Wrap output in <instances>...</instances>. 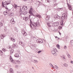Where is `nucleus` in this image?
<instances>
[{
    "mask_svg": "<svg viewBox=\"0 0 73 73\" xmlns=\"http://www.w3.org/2000/svg\"><path fill=\"white\" fill-rule=\"evenodd\" d=\"M33 47H35L36 46H35V44H34L33 45Z\"/></svg>",
    "mask_w": 73,
    "mask_h": 73,
    "instance_id": "nucleus-56",
    "label": "nucleus"
},
{
    "mask_svg": "<svg viewBox=\"0 0 73 73\" xmlns=\"http://www.w3.org/2000/svg\"><path fill=\"white\" fill-rule=\"evenodd\" d=\"M1 36L3 37H5V36H6V35H5L4 34H2L1 35Z\"/></svg>",
    "mask_w": 73,
    "mask_h": 73,
    "instance_id": "nucleus-34",
    "label": "nucleus"
},
{
    "mask_svg": "<svg viewBox=\"0 0 73 73\" xmlns=\"http://www.w3.org/2000/svg\"><path fill=\"white\" fill-rule=\"evenodd\" d=\"M64 23V21L63 20H62L61 21V23H62V24H63V23Z\"/></svg>",
    "mask_w": 73,
    "mask_h": 73,
    "instance_id": "nucleus-51",
    "label": "nucleus"
},
{
    "mask_svg": "<svg viewBox=\"0 0 73 73\" xmlns=\"http://www.w3.org/2000/svg\"><path fill=\"white\" fill-rule=\"evenodd\" d=\"M52 26L54 27V26H58L59 25V23L58 22H55L52 23Z\"/></svg>",
    "mask_w": 73,
    "mask_h": 73,
    "instance_id": "nucleus-3",
    "label": "nucleus"
},
{
    "mask_svg": "<svg viewBox=\"0 0 73 73\" xmlns=\"http://www.w3.org/2000/svg\"><path fill=\"white\" fill-rule=\"evenodd\" d=\"M14 51V50L13 49H11L10 51V54L11 55H12V53H13V52Z\"/></svg>",
    "mask_w": 73,
    "mask_h": 73,
    "instance_id": "nucleus-21",
    "label": "nucleus"
},
{
    "mask_svg": "<svg viewBox=\"0 0 73 73\" xmlns=\"http://www.w3.org/2000/svg\"><path fill=\"white\" fill-rule=\"evenodd\" d=\"M11 20V23L12 24H15V21H14V19L12 18V20Z\"/></svg>",
    "mask_w": 73,
    "mask_h": 73,
    "instance_id": "nucleus-12",
    "label": "nucleus"
},
{
    "mask_svg": "<svg viewBox=\"0 0 73 73\" xmlns=\"http://www.w3.org/2000/svg\"><path fill=\"white\" fill-rule=\"evenodd\" d=\"M17 63L20 64V62L18 60L17 62Z\"/></svg>",
    "mask_w": 73,
    "mask_h": 73,
    "instance_id": "nucleus-38",
    "label": "nucleus"
},
{
    "mask_svg": "<svg viewBox=\"0 0 73 73\" xmlns=\"http://www.w3.org/2000/svg\"><path fill=\"white\" fill-rule=\"evenodd\" d=\"M67 56H68V57H70V54H68L67 55Z\"/></svg>",
    "mask_w": 73,
    "mask_h": 73,
    "instance_id": "nucleus-55",
    "label": "nucleus"
},
{
    "mask_svg": "<svg viewBox=\"0 0 73 73\" xmlns=\"http://www.w3.org/2000/svg\"><path fill=\"white\" fill-rule=\"evenodd\" d=\"M67 4L68 5V9L70 10V11H72V7L71 6V5L68 4V3H67Z\"/></svg>",
    "mask_w": 73,
    "mask_h": 73,
    "instance_id": "nucleus-5",
    "label": "nucleus"
},
{
    "mask_svg": "<svg viewBox=\"0 0 73 73\" xmlns=\"http://www.w3.org/2000/svg\"><path fill=\"white\" fill-rule=\"evenodd\" d=\"M2 4H4V2H2Z\"/></svg>",
    "mask_w": 73,
    "mask_h": 73,
    "instance_id": "nucleus-61",
    "label": "nucleus"
},
{
    "mask_svg": "<svg viewBox=\"0 0 73 73\" xmlns=\"http://www.w3.org/2000/svg\"><path fill=\"white\" fill-rule=\"evenodd\" d=\"M49 64H50V66H52L53 65H52V64H51V63H50Z\"/></svg>",
    "mask_w": 73,
    "mask_h": 73,
    "instance_id": "nucleus-53",
    "label": "nucleus"
},
{
    "mask_svg": "<svg viewBox=\"0 0 73 73\" xmlns=\"http://www.w3.org/2000/svg\"><path fill=\"white\" fill-rule=\"evenodd\" d=\"M3 24L2 23H0V26H3Z\"/></svg>",
    "mask_w": 73,
    "mask_h": 73,
    "instance_id": "nucleus-43",
    "label": "nucleus"
},
{
    "mask_svg": "<svg viewBox=\"0 0 73 73\" xmlns=\"http://www.w3.org/2000/svg\"><path fill=\"white\" fill-rule=\"evenodd\" d=\"M2 50H3V51H4V52H6V49L5 48H3Z\"/></svg>",
    "mask_w": 73,
    "mask_h": 73,
    "instance_id": "nucleus-40",
    "label": "nucleus"
},
{
    "mask_svg": "<svg viewBox=\"0 0 73 73\" xmlns=\"http://www.w3.org/2000/svg\"><path fill=\"white\" fill-rule=\"evenodd\" d=\"M7 12H10V11H11V9H7Z\"/></svg>",
    "mask_w": 73,
    "mask_h": 73,
    "instance_id": "nucleus-39",
    "label": "nucleus"
},
{
    "mask_svg": "<svg viewBox=\"0 0 73 73\" xmlns=\"http://www.w3.org/2000/svg\"><path fill=\"white\" fill-rule=\"evenodd\" d=\"M56 46L58 49H60V45L59 44H57L56 45Z\"/></svg>",
    "mask_w": 73,
    "mask_h": 73,
    "instance_id": "nucleus-25",
    "label": "nucleus"
},
{
    "mask_svg": "<svg viewBox=\"0 0 73 73\" xmlns=\"http://www.w3.org/2000/svg\"><path fill=\"white\" fill-rule=\"evenodd\" d=\"M9 72L10 73H14L13 72V69L10 68L9 69Z\"/></svg>",
    "mask_w": 73,
    "mask_h": 73,
    "instance_id": "nucleus-15",
    "label": "nucleus"
},
{
    "mask_svg": "<svg viewBox=\"0 0 73 73\" xmlns=\"http://www.w3.org/2000/svg\"><path fill=\"white\" fill-rule=\"evenodd\" d=\"M17 73H20V72H19V71H17Z\"/></svg>",
    "mask_w": 73,
    "mask_h": 73,
    "instance_id": "nucleus-62",
    "label": "nucleus"
},
{
    "mask_svg": "<svg viewBox=\"0 0 73 73\" xmlns=\"http://www.w3.org/2000/svg\"><path fill=\"white\" fill-rule=\"evenodd\" d=\"M73 61H71V64H73Z\"/></svg>",
    "mask_w": 73,
    "mask_h": 73,
    "instance_id": "nucleus-59",
    "label": "nucleus"
},
{
    "mask_svg": "<svg viewBox=\"0 0 73 73\" xmlns=\"http://www.w3.org/2000/svg\"><path fill=\"white\" fill-rule=\"evenodd\" d=\"M41 52L42 51L41 50L38 51V53H41Z\"/></svg>",
    "mask_w": 73,
    "mask_h": 73,
    "instance_id": "nucleus-46",
    "label": "nucleus"
},
{
    "mask_svg": "<svg viewBox=\"0 0 73 73\" xmlns=\"http://www.w3.org/2000/svg\"><path fill=\"white\" fill-rule=\"evenodd\" d=\"M3 14L5 16V15H7V13H6L5 12H4Z\"/></svg>",
    "mask_w": 73,
    "mask_h": 73,
    "instance_id": "nucleus-47",
    "label": "nucleus"
},
{
    "mask_svg": "<svg viewBox=\"0 0 73 73\" xmlns=\"http://www.w3.org/2000/svg\"><path fill=\"white\" fill-rule=\"evenodd\" d=\"M60 17L59 16V15H56V16L54 17V18L56 19H60Z\"/></svg>",
    "mask_w": 73,
    "mask_h": 73,
    "instance_id": "nucleus-9",
    "label": "nucleus"
},
{
    "mask_svg": "<svg viewBox=\"0 0 73 73\" xmlns=\"http://www.w3.org/2000/svg\"><path fill=\"white\" fill-rule=\"evenodd\" d=\"M49 0H47V2H48V3H49Z\"/></svg>",
    "mask_w": 73,
    "mask_h": 73,
    "instance_id": "nucleus-60",
    "label": "nucleus"
},
{
    "mask_svg": "<svg viewBox=\"0 0 73 73\" xmlns=\"http://www.w3.org/2000/svg\"><path fill=\"white\" fill-rule=\"evenodd\" d=\"M36 42H38V43H40V44H41V43H42L43 42V40L42 39H38L36 40Z\"/></svg>",
    "mask_w": 73,
    "mask_h": 73,
    "instance_id": "nucleus-4",
    "label": "nucleus"
},
{
    "mask_svg": "<svg viewBox=\"0 0 73 73\" xmlns=\"http://www.w3.org/2000/svg\"><path fill=\"white\" fill-rule=\"evenodd\" d=\"M23 11H22V10L21 9L20 10V11H19V13H23Z\"/></svg>",
    "mask_w": 73,
    "mask_h": 73,
    "instance_id": "nucleus-37",
    "label": "nucleus"
},
{
    "mask_svg": "<svg viewBox=\"0 0 73 73\" xmlns=\"http://www.w3.org/2000/svg\"><path fill=\"white\" fill-rule=\"evenodd\" d=\"M70 42V44L71 45H72L73 46V40H72Z\"/></svg>",
    "mask_w": 73,
    "mask_h": 73,
    "instance_id": "nucleus-30",
    "label": "nucleus"
},
{
    "mask_svg": "<svg viewBox=\"0 0 73 73\" xmlns=\"http://www.w3.org/2000/svg\"><path fill=\"white\" fill-rule=\"evenodd\" d=\"M55 68H56V69H58V67H57V65H55Z\"/></svg>",
    "mask_w": 73,
    "mask_h": 73,
    "instance_id": "nucleus-45",
    "label": "nucleus"
},
{
    "mask_svg": "<svg viewBox=\"0 0 73 73\" xmlns=\"http://www.w3.org/2000/svg\"><path fill=\"white\" fill-rule=\"evenodd\" d=\"M27 9L28 8L27 7V6H24L22 8V9L23 10V11H26V10H27Z\"/></svg>",
    "mask_w": 73,
    "mask_h": 73,
    "instance_id": "nucleus-7",
    "label": "nucleus"
},
{
    "mask_svg": "<svg viewBox=\"0 0 73 73\" xmlns=\"http://www.w3.org/2000/svg\"><path fill=\"white\" fill-rule=\"evenodd\" d=\"M4 12H5V13H8V12H7V10Z\"/></svg>",
    "mask_w": 73,
    "mask_h": 73,
    "instance_id": "nucleus-57",
    "label": "nucleus"
},
{
    "mask_svg": "<svg viewBox=\"0 0 73 73\" xmlns=\"http://www.w3.org/2000/svg\"><path fill=\"white\" fill-rule=\"evenodd\" d=\"M59 33L60 35H61V33L59 32Z\"/></svg>",
    "mask_w": 73,
    "mask_h": 73,
    "instance_id": "nucleus-63",
    "label": "nucleus"
},
{
    "mask_svg": "<svg viewBox=\"0 0 73 73\" xmlns=\"http://www.w3.org/2000/svg\"><path fill=\"white\" fill-rule=\"evenodd\" d=\"M31 38H32L33 40H34V39H36V37H35V36H32L31 37Z\"/></svg>",
    "mask_w": 73,
    "mask_h": 73,
    "instance_id": "nucleus-32",
    "label": "nucleus"
},
{
    "mask_svg": "<svg viewBox=\"0 0 73 73\" xmlns=\"http://www.w3.org/2000/svg\"><path fill=\"white\" fill-rule=\"evenodd\" d=\"M3 4H4V5H5L6 6L8 4H7V1H6L5 2H4Z\"/></svg>",
    "mask_w": 73,
    "mask_h": 73,
    "instance_id": "nucleus-29",
    "label": "nucleus"
},
{
    "mask_svg": "<svg viewBox=\"0 0 73 73\" xmlns=\"http://www.w3.org/2000/svg\"><path fill=\"white\" fill-rule=\"evenodd\" d=\"M31 49H32V50H33V49H33V46H31Z\"/></svg>",
    "mask_w": 73,
    "mask_h": 73,
    "instance_id": "nucleus-48",
    "label": "nucleus"
},
{
    "mask_svg": "<svg viewBox=\"0 0 73 73\" xmlns=\"http://www.w3.org/2000/svg\"><path fill=\"white\" fill-rule=\"evenodd\" d=\"M34 62L35 63H37V62H38V61H37V60H34Z\"/></svg>",
    "mask_w": 73,
    "mask_h": 73,
    "instance_id": "nucleus-42",
    "label": "nucleus"
},
{
    "mask_svg": "<svg viewBox=\"0 0 73 73\" xmlns=\"http://www.w3.org/2000/svg\"><path fill=\"white\" fill-rule=\"evenodd\" d=\"M0 56H3V52L2 51L0 50Z\"/></svg>",
    "mask_w": 73,
    "mask_h": 73,
    "instance_id": "nucleus-23",
    "label": "nucleus"
},
{
    "mask_svg": "<svg viewBox=\"0 0 73 73\" xmlns=\"http://www.w3.org/2000/svg\"><path fill=\"white\" fill-rule=\"evenodd\" d=\"M51 66L52 67V68H54V67L53 66V65Z\"/></svg>",
    "mask_w": 73,
    "mask_h": 73,
    "instance_id": "nucleus-58",
    "label": "nucleus"
},
{
    "mask_svg": "<svg viewBox=\"0 0 73 73\" xmlns=\"http://www.w3.org/2000/svg\"><path fill=\"white\" fill-rule=\"evenodd\" d=\"M58 29H62V27L61 26H59L58 27Z\"/></svg>",
    "mask_w": 73,
    "mask_h": 73,
    "instance_id": "nucleus-41",
    "label": "nucleus"
},
{
    "mask_svg": "<svg viewBox=\"0 0 73 73\" xmlns=\"http://www.w3.org/2000/svg\"><path fill=\"white\" fill-rule=\"evenodd\" d=\"M29 13L30 14V15H29V17H31V16H35V15L33 14V13L32 12H31L30 13Z\"/></svg>",
    "mask_w": 73,
    "mask_h": 73,
    "instance_id": "nucleus-14",
    "label": "nucleus"
},
{
    "mask_svg": "<svg viewBox=\"0 0 73 73\" xmlns=\"http://www.w3.org/2000/svg\"><path fill=\"white\" fill-rule=\"evenodd\" d=\"M5 9H8V8H7V6H5Z\"/></svg>",
    "mask_w": 73,
    "mask_h": 73,
    "instance_id": "nucleus-50",
    "label": "nucleus"
},
{
    "mask_svg": "<svg viewBox=\"0 0 73 73\" xmlns=\"http://www.w3.org/2000/svg\"><path fill=\"white\" fill-rule=\"evenodd\" d=\"M7 5H8L11 3V1H7Z\"/></svg>",
    "mask_w": 73,
    "mask_h": 73,
    "instance_id": "nucleus-26",
    "label": "nucleus"
},
{
    "mask_svg": "<svg viewBox=\"0 0 73 73\" xmlns=\"http://www.w3.org/2000/svg\"><path fill=\"white\" fill-rule=\"evenodd\" d=\"M36 16L37 17H38V18H41V16L39 14H37L36 15Z\"/></svg>",
    "mask_w": 73,
    "mask_h": 73,
    "instance_id": "nucleus-16",
    "label": "nucleus"
},
{
    "mask_svg": "<svg viewBox=\"0 0 73 73\" xmlns=\"http://www.w3.org/2000/svg\"><path fill=\"white\" fill-rule=\"evenodd\" d=\"M47 25L49 27H52V26L50 25L49 23L47 24Z\"/></svg>",
    "mask_w": 73,
    "mask_h": 73,
    "instance_id": "nucleus-36",
    "label": "nucleus"
},
{
    "mask_svg": "<svg viewBox=\"0 0 73 73\" xmlns=\"http://www.w3.org/2000/svg\"><path fill=\"white\" fill-rule=\"evenodd\" d=\"M64 66H65V67H68V64H64Z\"/></svg>",
    "mask_w": 73,
    "mask_h": 73,
    "instance_id": "nucleus-35",
    "label": "nucleus"
},
{
    "mask_svg": "<svg viewBox=\"0 0 73 73\" xmlns=\"http://www.w3.org/2000/svg\"><path fill=\"white\" fill-rule=\"evenodd\" d=\"M64 49H66V46H64Z\"/></svg>",
    "mask_w": 73,
    "mask_h": 73,
    "instance_id": "nucleus-52",
    "label": "nucleus"
},
{
    "mask_svg": "<svg viewBox=\"0 0 73 73\" xmlns=\"http://www.w3.org/2000/svg\"><path fill=\"white\" fill-rule=\"evenodd\" d=\"M13 48H15V47H16V44H14L13 45Z\"/></svg>",
    "mask_w": 73,
    "mask_h": 73,
    "instance_id": "nucleus-28",
    "label": "nucleus"
},
{
    "mask_svg": "<svg viewBox=\"0 0 73 73\" xmlns=\"http://www.w3.org/2000/svg\"><path fill=\"white\" fill-rule=\"evenodd\" d=\"M10 60L11 62H14V60H13V59L12 58V56H10Z\"/></svg>",
    "mask_w": 73,
    "mask_h": 73,
    "instance_id": "nucleus-11",
    "label": "nucleus"
},
{
    "mask_svg": "<svg viewBox=\"0 0 73 73\" xmlns=\"http://www.w3.org/2000/svg\"><path fill=\"white\" fill-rule=\"evenodd\" d=\"M21 33L24 37L27 35V33L24 30H21Z\"/></svg>",
    "mask_w": 73,
    "mask_h": 73,
    "instance_id": "nucleus-2",
    "label": "nucleus"
},
{
    "mask_svg": "<svg viewBox=\"0 0 73 73\" xmlns=\"http://www.w3.org/2000/svg\"><path fill=\"white\" fill-rule=\"evenodd\" d=\"M23 15H26L27 13H28V12H27V11L24 10V11L23 12Z\"/></svg>",
    "mask_w": 73,
    "mask_h": 73,
    "instance_id": "nucleus-20",
    "label": "nucleus"
},
{
    "mask_svg": "<svg viewBox=\"0 0 73 73\" xmlns=\"http://www.w3.org/2000/svg\"><path fill=\"white\" fill-rule=\"evenodd\" d=\"M0 56H3V52L2 51L0 50Z\"/></svg>",
    "mask_w": 73,
    "mask_h": 73,
    "instance_id": "nucleus-22",
    "label": "nucleus"
},
{
    "mask_svg": "<svg viewBox=\"0 0 73 73\" xmlns=\"http://www.w3.org/2000/svg\"><path fill=\"white\" fill-rule=\"evenodd\" d=\"M15 57H16V58L19 57V54H15L14 55Z\"/></svg>",
    "mask_w": 73,
    "mask_h": 73,
    "instance_id": "nucleus-17",
    "label": "nucleus"
},
{
    "mask_svg": "<svg viewBox=\"0 0 73 73\" xmlns=\"http://www.w3.org/2000/svg\"><path fill=\"white\" fill-rule=\"evenodd\" d=\"M10 38H11V41H12L13 42H15V39L13 38H12V37H11Z\"/></svg>",
    "mask_w": 73,
    "mask_h": 73,
    "instance_id": "nucleus-19",
    "label": "nucleus"
},
{
    "mask_svg": "<svg viewBox=\"0 0 73 73\" xmlns=\"http://www.w3.org/2000/svg\"><path fill=\"white\" fill-rule=\"evenodd\" d=\"M29 17H25L23 18V19L24 20H25V21H28V20H29Z\"/></svg>",
    "mask_w": 73,
    "mask_h": 73,
    "instance_id": "nucleus-10",
    "label": "nucleus"
},
{
    "mask_svg": "<svg viewBox=\"0 0 73 73\" xmlns=\"http://www.w3.org/2000/svg\"><path fill=\"white\" fill-rule=\"evenodd\" d=\"M62 20H64L65 19H67V15L65 13H64L63 14L62 16Z\"/></svg>",
    "mask_w": 73,
    "mask_h": 73,
    "instance_id": "nucleus-1",
    "label": "nucleus"
},
{
    "mask_svg": "<svg viewBox=\"0 0 73 73\" xmlns=\"http://www.w3.org/2000/svg\"><path fill=\"white\" fill-rule=\"evenodd\" d=\"M4 37L2 36H1V38L2 39H3Z\"/></svg>",
    "mask_w": 73,
    "mask_h": 73,
    "instance_id": "nucleus-54",
    "label": "nucleus"
},
{
    "mask_svg": "<svg viewBox=\"0 0 73 73\" xmlns=\"http://www.w3.org/2000/svg\"><path fill=\"white\" fill-rule=\"evenodd\" d=\"M9 15L10 16H13V14L12 13H9Z\"/></svg>",
    "mask_w": 73,
    "mask_h": 73,
    "instance_id": "nucleus-31",
    "label": "nucleus"
},
{
    "mask_svg": "<svg viewBox=\"0 0 73 73\" xmlns=\"http://www.w3.org/2000/svg\"><path fill=\"white\" fill-rule=\"evenodd\" d=\"M33 8H30L29 13L32 12V11H33Z\"/></svg>",
    "mask_w": 73,
    "mask_h": 73,
    "instance_id": "nucleus-24",
    "label": "nucleus"
},
{
    "mask_svg": "<svg viewBox=\"0 0 73 73\" xmlns=\"http://www.w3.org/2000/svg\"><path fill=\"white\" fill-rule=\"evenodd\" d=\"M50 19V16H46V20H49Z\"/></svg>",
    "mask_w": 73,
    "mask_h": 73,
    "instance_id": "nucleus-18",
    "label": "nucleus"
},
{
    "mask_svg": "<svg viewBox=\"0 0 73 73\" xmlns=\"http://www.w3.org/2000/svg\"><path fill=\"white\" fill-rule=\"evenodd\" d=\"M61 25L62 26V25H63V23H61Z\"/></svg>",
    "mask_w": 73,
    "mask_h": 73,
    "instance_id": "nucleus-64",
    "label": "nucleus"
},
{
    "mask_svg": "<svg viewBox=\"0 0 73 73\" xmlns=\"http://www.w3.org/2000/svg\"><path fill=\"white\" fill-rule=\"evenodd\" d=\"M14 8H15V9H16L17 8V5L15 4H14Z\"/></svg>",
    "mask_w": 73,
    "mask_h": 73,
    "instance_id": "nucleus-27",
    "label": "nucleus"
},
{
    "mask_svg": "<svg viewBox=\"0 0 73 73\" xmlns=\"http://www.w3.org/2000/svg\"><path fill=\"white\" fill-rule=\"evenodd\" d=\"M53 50H54L55 51L56 50V52H58V51H57V50L56 48H54L53 49Z\"/></svg>",
    "mask_w": 73,
    "mask_h": 73,
    "instance_id": "nucleus-33",
    "label": "nucleus"
},
{
    "mask_svg": "<svg viewBox=\"0 0 73 73\" xmlns=\"http://www.w3.org/2000/svg\"><path fill=\"white\" fill-rule=\"evenodd\" d=\"M30 24H32V25L33 26V27H37V24L36 23L35 24V25H34L33 24V23H32V21L31 20V19H30Z\"/></svg>",
    "mask_w": 73,
    "mask_h": 73,
    "instance_id": "nucleus-8",
    "label": "nucleus"
},
{
    "mask_svg": "<svg viewBox=\"0 0 73 73\" xmlns=\"http://www.w3.org/2000/svg\"><path fill=\"white\" fill-rule=\"evenodd\" d=\"M52 53L54 55V56H56L57 54V53L56 52V51L54 50H53L52 51Z\"/></svg>",
    "mask_w": 73,
    "mask_h": 73,
    "instance_id": "nucleus-6",
    "label": "nucleus"
},
{
    "mask_svg": "<svg viewBox=\"0 0 73 73\" xmlns=\"http://www.w3.org/2000/svg\"><path fill=\"white\" fill-rule=\"evenodd\" d=\"M2 7H3V8L5 7V6H4V4H2Z\"/></svg>",
    "mask_w": 73,
    "mask_h": 73,
    "instance_id": "nucleus-44",
    "label": "nucleus"
},
{
    "mask_svg": "<svg viewBox=\"0 0 73 73\" xmlns=\"http://www.w3.org/2000/svg\"><path fill=\"white\" fill-rule=\"evenodd\" d=\"M30 27L31 28H32V25H31V24H30Z\"/></svg>",
    "mask_w": 73,
    "mask_h": 73,
    "instance_id": "nucleus-49",
    "label": "nucleus"
},
{
    "mask_svg": "<svg viewBox=\"0 0 73 73\" xmlns=\"http://www.w3.org/2000/svg\"><path fill=\"white\" fill-rule=\"evenodd\" d=\"M19 45H21L22 46H24V43L21 41H19Z\"/></svg>",
    "mask_w": 73,
    "mask_h": 73,
    "instance_id": "nucleus-13",
    "label": "nucleus"
}]
</instances>
